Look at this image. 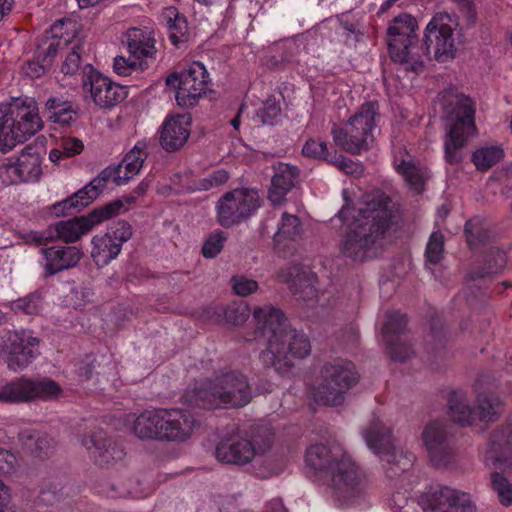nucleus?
<instances>
[{
	"label": "nucleus",
	"instance_id": "f257e3e1",
	"mask_svg": "<svg viewBox=\"0 0 512 512\" xmlns=\"http://www.w3.org/2000/svg\"><path fill=\"white\" fill-rule=\"evenodd\" d=\"M305 463L315 476L327 478L331 498L337 506L354 507L365 500L364 473L340 444L331 442L310 446L306 451Z\"/></svg>",
	"mask_w": 512,
	"mask_h": 512
},
{
	"label": "nucleus",
	"instance_id": "f03ea898",
	"mask_svg": "<svg viewBox=\"0 0 512 512\" xmlns=\"http://www.w3.org/2000/svg\"><path fill=\"white\" fill-rule=\"evenodd\" d=\"M338 216L347 225L348 232L342 242V251L356 261H363L377 254L380 236L388 227L391 213L389 199L382 192L367 195L358 208V215L352 214L347 198Z\"/></svg>",
	"mask_w": 512,
	"mask_h": 512
},
{
	"label": "nucleus",
	"instance_id": "7ed1b4c3",
	"mask_svg": "<svg viewBox=\"0 0 512 512\" xmlns=\"http://www.w3.org/2000/svg\"><path fill=\"white\" fill-rule=\"evenodd\" d=\"M257 322L255 339L266 338L267 348L261 353L264 365L285 373L293 366L294 360L304 359L311 353L308 337L296 330L289 329L282 312L272 306H264L254 311Z\"/></svg>",
	"mask_w": 512,
	"mask_h": 512
},
{
	"label": "nucleus",
	"instance_id": "20e7f679",
	"mask_svg": "<svg viewBox=\"0 0 512 512\" xmlns=\"http://www.w3.org/2000/svg\"><path fill=\"white\" fill-rule=\"evenodd\" d=\"M252 399L248 381L237 371H225L196 381L183 395L184 403L204 409L238 408Z\"/></svg>",
	"mask_w": 512,
	"mask_h": 512
},
{
	"label": "nucleus",
	"instance_id": "39448f33",
	"mask_svg": "<svg viewBox=\"0 0 512 512\" xmlns=\"http://www.w3.org/2000/svg\"><path fill=\"white\" fill-rule=\"evenodd\" d=\"M125 426L140 439L183 442L191 437L195 420L180 409H155L128 415Z\"/></svg>",
	"mask_w": 512,
	"mask_h": 512
},
{
	"label": "nucleus",
	"instance_id": "423d86ee",
	"mask_svg": "<svg viewBox=\"0 0 512 512\" xmlns=\"http://www.w3.org/2000/svg\"><path fill=\"white\" fill-rule=\"evenodd\" d=\"M42 128L36 101L17 97L0 104V151L12 150Z\"/></svg>",
	"mask_w": 512,
	"mask_h": 512
},
{
	"label": "nucleus",
	"instance_id": "0eeeda50",
	"mask_svg": "<svg viewBox=\"0 0 512 512\" xmlns=\"http://www.w3.org/2000/svg\"><path fill=\"white\" fill-rule=\"evenodd\" d=\"M410 492L397 490L392 495V504L397 512H478L469 493L450 486H433L417 498Z\"/></svg>",
	"mask_w": 512,
	"mask_h": 512
},
{
	"label": "nucleus",
	"instance_id": "6e6552de",
	"mask_svg": "<svg viewBox=\"0 0 512 512\" xmlns=\"http://www.w3.org/2000/svg\"><path fill=\"white\" fill-rule=\"evenodd\" d=\"M418 23L407 13L395 17L387 28L388 52L392 61L407 71L419 73L425 64L423 47L418 41Z\"/></svg>",
	"mask_w": 512,
	"mask_h": 512
},
{
	"label": "nucleus",
	"instance_id": "1a4fd4ad",
	"mask_svg": "<svg viewBox=\"0 0 512 512\" xmlns=\"http://www.w3.org/2000/svg\"><path fill=\"white\" fill-rule=\"evenodd\" d=\"M451 109L447 112L448 127L444 140L445 159L450 164L461 160L460 149L475 136V105L463 94L454 95Z\"/></svg>",
	"mask_w": 512,
	"mask_h": 512
},
{
	"label": "nucleus",
	"instance_id": "9d476101",
	"mask_svg": "<svg viewBox=\"0 0 512 512\" xmlns=\"http://www.w3.org/2000/svg\"><path fill=\"white\" fill-rule=\"evenodd\" d=\"M122 207L123 204L120 201L112 202L102 208L93 210L85 216L51 224L45 233L33 232L31 233V239L36 244H43L48 240H60L65 243L77 242L100 223L118 215Z\"/></svg>",
	"mask_w": 512,
	"mask_h": 512
},
{
	"label": "nucleus",
	"instance_id": "9b49d317",
	"mask_svg": "<svg viewBox=\"0 0 512 512\" xmlns=\"http://www.w3.org/2000/svg\"><path fill=\"white\" fill-rule=\"evenodd\" d=\"M358 381V373L352 362L335 359L321 370V383L312 387L311 397L320 405H340L344 394Z\"/></svg>",
	"mask_w": 512,
	"mask_h": 512
},
{
	"label": "nucleus",
	"instance_id": "f8f14e48",
	"mask_svg": "<svg viewBox=\"0 0 512 512\" xmlns=\"http://www.w3.org/2000/svg\"><path fill=\"white\" fill-rule=\"evenodd\" d=\"M362 437L369 448L382 462L383 466H389L388 471L395 474L405 471L413 463V455L406 453L395 445L391 431L386 427L382 419L373 418L362 430Z\"/></svg>",
	"mask_w": 512,
	"mask_h": 512
},
{
	"label": "nucleus",
	"instance_id": "ddd939ff",
	"mask_svg": "<svg viewBox=\"0 0 512 512\" xmlns=\"http://www.w3.org/2000/svg\"><path fill=\"white\" fill-rule=\"evenodd\" d=\"M376 116L377 107L375 103L363 104L349 119L345 128L334 127L332 129L334 143L352 154H358L366 150L373 141Z\"/></svg>",
	"mask_w": 512,
	"mask_h": 512
},
{
	"label": "nucleus",
	"instance_id": "4468645a",
	"mask_svg": "<svg viewBox=\"0 0 512 512\" xmlns=\"http://www.w3.org/2000/svg\"><path fill=\"white\" fill-rule=\"evenodd\" d=\"M211 79L199 61H193L180 72H172L166 78V85L175 91V99L181 107H194L209 91Z\"/></svg>",
	"mask_w": 512,
	"mask_h": 512
},
{
	"label": "nucleus",
	"instance_id": "2eb2a0df",
	"mask_svg": "<svg viewBox=\"0 0 512 512\" xmlns=\"http://www.w3.org/2000/svg\"><path fill=\"white\" fill-rule=\"evenodd\" d=\"M272 445V437L255 436L252 440L233 431L224 435L215 448L218 461L227 464L244 465L256 456L263 455Z\"/></svg>",
	"mask_w": 512,
	"mask_h": 512
},
{
	"label": "nucleus",
	"instance_id": "dca6fc26",
	"mask_svg": "<svg viewBox=\"0 0 512 512\" xmlns=\"http://www.w3.org/2000/svg\"><path fill=\"white\" fill-rule=\"evenodd\" d=\"M423 47L425 61L433 53L439 62L452 60L456 56V44L453 34L452 20L447 14L435 15L424 31Z\"/></svg>",
	"mask_w": 512,
	"mask_h": 512
},
{
	"label": "nucleus",
	"instance_id": "f3484780",
	"mask_svg": "<svg viewBox=\"0 0 512 512\" xmlns=\"http://www.w3.org/2000/svg\"><path fill=\"white\" fill-rule=\"evenodd\" d=\"M260 207V197L252 189H235L226 193L217 204L218 221L229 227L249 217Z\"/></svg>",
	"mask_w": 512,
	"mask_h": 512
},
{
	"label": "nucleus",
	"instance_id": "a211bd4d",
	"mask_svg": "<svg viewBox=\"0 0 512 512\" xmlns=\"http://www.w3.org/2000/svg\"><path fill=\"white\" fill-rule=\"evenodd\" d=\"M132 237V227L125 221L111 225L105 233H99L91 239V258L94 263L103 267L116 259L122 246Z\"/></svg>",
	"mask_w": 512,
	"mask_h": 512
},
{
	"label": "nucleus",
	"instance_id": "6ab92c4d",
	"mask_svg": "<svg viewBox=\"0 0 512 512\" xmlns=\"http://www.w3.org/2000/svg\"><path fill=\"white\" fill-rule=\"evenodd\" d=\"M477 412L468 405L463 393L453 392L449 398V411L453 421L461 425H469L477 415L481 420H492L501 412L502 401L493 395L479 394L476 399Z\"/></svg>",
	"mask_w": 512,
	"mask_h": 512
},
{
	"label": "nucleus",
	"instance_id": "aec40b11",
	"mask_svg": "<svg viewBox=\"0 0 512 512\" xmlns=\"http://www.w3.org/2000/svg\"><path fill=\"white\" fill-rule=\"evenodd\" d=\"M83 91L95 105L100 108H111L127 97L124 86L111 81L97 71L90 70L83 79Z\"/></svg>",
	"mask_w": 512,
	"mask_h": 512
},
{
	"label": "nucleus",
	"instance_id": "412c9836",
	"mask_svg": "<svg viewBox=\"0 0 512 512\" xmlns=\"http://www.w3.org/2000/svg\"><path fill=\"white\" fill-rule=\"evenodd\" d=\"M6 347L9 368L14 371L22 370L38 356L39 339L31 331H15L9 335Z\"/></svg>",
	"mask_w": 512,
	"mask_h": 512
},
{
	"label": "nucleus",
	"instance_id": "4be33fe9",
	"mask_svg": "<svg viewBox=\"0 0 512 512\" xmlns=\"http://www.w3.org/2000/svg\"><path fill=\"white\" fill-rule=\"evenodd\" d=\"M113 170L104 169L98 176L93 178L86 186L75 192L71 197L54 205L56 214L64 213L65 210L75 208L81 210L90 205L111 182L109 176Z\"/></svg>",
	"mask_w": 512,
	"mask_h": 512
},
{
	"label": "nucleus",
	"instance_id": "5701e85b",
	"mask_svg": "<svg viewBox=\"0 0 512 512\" xmlns=\"http://www.w3.org/2000/svg\"><path fill=\"white\" fill-rule=\"evenodd\" d=\"M147 156V142L145 140L137 141L119 165L105 168L113 170L109 180L117 186L125 184L141 171Z\"/></svg>",
	"mask_w": 512,
	"mask_h": 512
},
{
	"label": "nucleus",
	"instance_id": "b1692460",
	"mask_svg": "<svg viewBox=\"0 0 512 512\" xmlns=\"http://www.w3.org/2000/svg\"><path fill=\"white\" fill-rule=\"evenodd\" d=\"M395 170L406 181L408 186L417 192L422 191L425 182L429 179V170L410 155L406 149L400 148L393 156Z\"/></svg>",
	"mask_w": 512,
	"mask_h": 512
},
{
	"label": "nucleus",
	"instance_id": "393cba45",
	"mask_svg": "<svg viewBox=\"0 0 512 512\" xmlns=\"http://www.w3.org/2000/svg\"><path fill=\"white\" fill-rule=\"evenodd\" d=\"M191 116L179 114L168 117L162 124L160 144L166 151L181 148L190 136Z\"/></svg>",
	"mask_w": 512,
	"mask_h": 512
},
{
	"label": "nucleus",
	"instance_id": "a878e982",
	"mask_svg": "<svg viewBox=\"0 0 512 512\" xmlns=\"http://www.w3.org/2000/svg\"><path fill=\"white\" fill-rule=\"evenodd\" d=\"M41 254V265L49 275L76 266L82 258L81 250L75 246L43 248Z\"/></svg>",
	"mask_w": 512,
	"mask_h": 512
},
{
	"label": "nucleus",
	"instance_id": "bb28decb",
	"mask_svg": "<svg viewBox=\"0 0 512 512\" xmlns=\"http://www.w3.org/2000/svg\"><path fill=\"white\" fill-rule=\"evenodd\" d=\"M406 325V317L400 312L387 313L385 315V322L381 329L383 340L387 343L388 353L394 360L403 361L408 358L410 348L400 341L393 344L391 343L394 335L404 329Z\"/></svg>",
	"mask_w": 512,
	"mask_h": 512
},
{
	"label": "nucleus",
	"instance_id": "cd10ccee",
	"mask_svg": "<svg viewBox=\"0 0 512 512\" xmlns=\"http://www.w3.org/2000/svg\"><path fill=\"white\" fill-rule=\"evenodd\" d=\"M82 444L91 452L94 460L99 465L122 459L124 456L123 449L118 444L108 440L102 431L93 433L90 439L83 440Z\"/></svg>",
	"mask_w": 512,
	"mask_h": 512
},
{
	"label": "nucleus",
	"instance_id": "c85d7f7f",
	"mask_svg": "<svg viewBox=\"0 0 512 512\" xmlns=\"http://www.w3.org/2000/svg\"><path fill=\"white\" fill-rule=\"evenodd\" d=\"M297 176L298 170L294 166L279 163L275 167V174L268 192V198L273 205L283 203L286 194L294 186Z\"/></svg>",
	"mask_w": 512,
	"mask_h": 512
},
{
	"label": "nucleus",
	"instance_id": "c756f323",
	"mask_svg": "<svg viewBox=\"0 0 512 512\" xmlns=\"http://www.w3.org/2000/svg\"><path fill=\"white\" fill-rule=\"evenodd\" d=\"M128 51L137 59L152 58L156 53L155 38L152 31L131 28L126 33Z\"/></svg>",
	"mask_w": 512,
	"mask_h": 512
},
{
	"label": "nucleus",
	"instance_id": "7c9ffc66",
	"mask_svg": "<svg viewBox=\"0 0 512 512\" xmlns=\"http://www.w3.org/2000/svg\"><path fill=\"white\" fill-rule=\"evenodd\" d=\"M445 429L440 422H429L423 431L422 439L423 444L431 458L436 464L441 460L442 455L445 453Z\"/></svg>",
	"mask_w": 512,
	"mask_h": 512
},
{
	"label": "nucleus",
	"instance_id": "2f4dec72",
	"mask_svg": "<svg viewBox=\"0 0 512 512\" xmlns=\"http://www.w3.org/2000/svg\"><path fill=\"white\" fill-rule=\"evenodd\" d=\"M287 270V273L279 274L280 281L290 283L291 287H299L302 290L303 300L311 301L316 298L317 292L314 287L316 276L313 273H307L298 266L289 267Z\"/></svg>",
	"mask_w": 512,
	"mask_h": 512
},
{
	"label": "nucleus",
	"instance_id": "473e14b6",
	"mask_svg": "<svg viewBox=\"0 0 512 512\" xmlns=\"http://www.w3.org/2000/svg\"><path fill=\"white\" fill-rule=\"evenodd\" d=\"M25 182H36L42 175V155L33 146L25 147L16 159Z\"/></svg>",
	"mask_w": 512,
	"mask_h": 512
},
{
	"label": "nucleus",
	"instance_id": "72a5a7b5",
	"mask_svg": "<svg viewBox=\"0 0 512 512\" xmlns=\"http://www.w3.org/2000/svg\"><path fill=\"white\" fill-rule=\"evenodd\" d=\"M163 18L166 21L172 44L179 46L181 43H184L188 35L186 19L179 14L175 7H167L163 11Z\"/></svg>",
	"mask_w": 512,
	"mask_h": 512
},
{
	"label": "nucleus",
	"instance_id": "f704fd0d",
	"mask_svg": "<svg viewBox=\"0 0 512 512\" xmlns=\"http://www.w3.org/2000/svg\"><path fill=\"white\" fill-rule=\"evenodd\" d=\"M25 388L27 401L34 399L53 400L58 398L62 393L59 385L55 381L47 378L38 381L26 379Z\"/></svg>",
	"mask_w": 512,
	"mask_h": 512
},
{
	"label": "nucleus",
	"instance_id": "c9c22d12",
	"mask_svg": "<svg viewBox=\"0 0 512 512\" xmlns=\"http://www.w3.org/2000/svg\"><path fill=\"white\" fill-rule=\"evenodd\" d=\"M503 157L504 150L501 146H483L473 153L472 161L478 170L487 171L502 160Z\"/></svg>",
	"mask_w": 512,
	"mask_h": 512
},
{
	"label": "nucleus",
	"instance_id": "e433bc0d",
	"mask_svg": "<svg viewBox=\"0 0 512 512\" xmlns=\"http://www.w3.org/2000/svg\"><path fill=\"white\" fill-rule=\"evenodd\" d=\"M48 118L60 124H69L73 121L76 109L70 102L60 101L57 98H50L46 102Z\"/></svg>",
	"mask_w": 512,
	"mask_h": 512
},
{
	"label": "nucleus",
	"instance_id": "4c0bfd02",
	"mask_svg": "<svg viewBox=\"0 0 512 512\" xmlns=\"http://www.w3.org/2000/svg\"><path fill=\"white\" fill-rule=\"evenodd\" d=\"M492 450L500 455L496 461L505 468H512V429L494 436Z\"/></svg>",
	"mask_w": 512,
	"mask_h": 512
},
{
	"label": "nucleus",
	"instance_id": "58836bf2",
	"mask_svg": "<svg viewBox=\"0 0 512 512\" xmlns=\"http://www.w3.org/2000/svg\"><path fill=\"white\" fill-rule=\"evenodd\" d=\"M26 379L0 384V402L17 403L26 402Z\"/></svg>",
	"mask_w": 512,
	"mask_h": 512
},
{
	"label": "nucleus",
	"instance_id": "ea45409f",
	"mask_svg": "<svg viewBox=\"0 0 512 512\" xmlns=\"http://www.w3.org/2000/svg\"><path fill=\"white\" fill-rule=\"evenodd\" d=\"M77 33V24L72 20H59L51 27V35L53 40L49 43H55L56 50L61 42H70Z\"/></svg>",
	"mask_w": 512,
	"mask_h": 512
},
{
	"label": "nucleus",
	"instance_id": "a19ab883",
	"mask_svg": "<svg viewBox=\"0 0 512 512\" xmlns=\"http://www.w3.org/2000/svg\"><path fill=\"white\" fill-rule=\"evenodd\" d=\"M491 487L503 506L512 504V482L500 473L491 474Z\"/></svg>",
	"mask_w": 512,
	"mask_h": 512
},
{
	"label": "nucleus",
	"instance_id": "79ce46f5",
	"mask_svg": "<svg viewBox=\"0 0 512 512\" xmlns=\"http://www.w3.org/2000/svg\"><path fill=\"white\" fill-rule=\"evenodd\" d=\"M300 233V221L295 215L284 213L274 240L280 243L285 240L293 239Z\"/></svg>",
	"mask_w": 512,
	"mask_h": 512
},
{
	"label": "nucleus",
	"instance_id": "37998d69",
	"mask_svg": "<svg viewBox=\"0 0 512 512\" xmlns=\"http://www.w3.org/2000/svg\"><path fill=\"white\" fill-rule=\"evenodd\" d=\"M56 55L55 43H49L43 56V63L38 61H28L23 66V72L30 78H39L42 76L46 68L50 66L52 58Z\"/></svg>",
	"mask_w": 512,
	"mask_h": 512
},
{
	"label": "nucleus",
	"instance_id": "c03bdc74",
	"mask_svg": "<svg viewBox=\"0 0 512 512\" xmlns=\"http://www.w3.org/2000/svg\"><path fill=\"white\" fill-rule=\"evenodd\" d=\"M507 263L506 251L499 247H491L486 255L485 272L481 276L497 274L501 272Z\"/></svg>",
	"mask_w": 512,
	"mask_h": 512
},
{
	"label": "nucleus",
	"instance_id": "a18cd8bd",
	"mask_svg": "<svg viewBox=\"0 0 512 512\" xmlns=\"http://www.w3.org/2000/svg\"><path fill=\"white\" fill-rule=\"evenodd\" d=\"M281 109L275 98H268L257 110L256 117L262 124L273 125L280 116Z\"/></svg>",
	"mask_w": 512,
	"mask_h": 512
},
{
	"label": "nucleus",
	"instance_id": "49530a36",
	"mask_svg": "<svg viewBox=\"0 0 512 512\" xmlns=\"http://www.w3.org/2000/svg\"><path fill=\"white\" fill-rule=\"evenodd\" d=\"M465 233L470 246L475 247L488 239V231L481 226L479 219L466 222Z\"/></svg>",
	"mask_w": 512,
	"mask_h": 512
},
{
	"label": "nucleus",
	"instance_id": "de8ad7c7",
	"mask_svg": "<svg viewBox=\"0 0 512 512\" xmlns=\"http://www.w3.org/2000/svg\"><path fill=\"white\" fill-rule=\"evenodd\" d=\"M303 155L315 159H323L329 162L333 157L329 154L327 144L316 139H309L303 146Z\"/></svg>",
	"mask_w": 512,
	"mask_h": 512
},
{
	"label": "nucleus",
	"instance_id": "09e8293b",
	"mask_svg": "<svg viewBox=\"0 0 512 512\" xmlns=\"http://www.w3.org/2000/svg\"><path fill=\"white\" fill-rule=\"evenodd\" d=\"M443 253V235L440 232H433L426 247L427 261L431 264L438 263Z\"/></svg>",
	"mask_w": 512,
	"mask_h": 512
},
{
	"label": "nucleus",
	"instance_id": "8fccbe9b",
	"mask_svg": "<svg viewBox=\"0 0 512 512\" xmlns=\"http://www.w3.org/2000/svg\"><path fill=\"white\" fill-rule=\"evenodd\" d=\"M232 290L238 296H248L258 290V283L244 275H237L231 279Z\"/></svg>",
	"mask_w": 512,
	"mask_h": 512
},
{
	"label": "nucleus",
	"instance_id": "3c124183",
	"mask_svg": "<svg viewBox=\"0 0 512 512\" xmlns=\"http://www.w3.org/2000/svg\"><path fill=\"white\" fill-rule=\"evenodd\" d=\"M226 238L222 232H215L204 242L202 253L206 258H214L223 248Z\"/></svg>",
	"mask_w": 512,
	"mask_h": 512
},
{
	"label": "nucleus",
	"instance_id": "603ef678",
	"mask_svg": "<svg viewBox=\"0 0 512 512\" xmlns=\"http://www.w3.org/2000/svg\"><path fill=\"white\" fill-rule=\"evenodd\" d=\"M41 298L37 294L18 299L13 302L12 308L15 312H23L25 314L38 313L40 309Z\"/></svg>",
	"mask_w": 512,
	"mask_h": 512
},
{
	"label": "nucleus",
	"instance_id": "864d4df0",
	"mask_svg": "<svg viewBox=\"0 0 512 512\" xmlns=\"http://www.w3.org/2000/svg\"><path fill=\"white\" fill-rule=\"evenodd\" d=\"M0 179L5 185L25 182L22 174H20L19 166L16 160L14 162L3 164L0 167Z\"/></svg>",
	"mask_w": 512,
	"mask_h": 512
},
{
	"label": "nucleus",
	"instance_id": "5fc2aeb1",
	"mask_svg": "<svg viewBox=\"0 0 512 512\" xmlns=\"http://www.w3.org/2000/svg\"><path fill=\"white\" fill-rule=\"evenodd\" d=\"M81 56L80 48L74 47L72 51L66 56L61 71L67 75H74L80 68Z\"/></svg>",
	"mask_w": 512,
	"mask_h": 512
},
{
	"label": "nucleus",
	"instance_id": "6e6d98bb",
	"mask_svg": "<svg viewBox=\"0 0 512 512\" xmlns=\"http://www.w3.org/2000/svg\"><path fill=\"white\" fill-rule=\"evenodd\" d=\"M60 146L63 149L64 157L69 158L80 154L84 149V144L80 139L65 137L60 141Z\"/></svg>",
	"mask_w": 512,
	"mask_h": 512
},
{
	"label": "nucleus",
	"instance_id": "4d7b16f0",
	"mask_svg": "<svg viewBox=\"0 0 512 512\" xmlns=\"http://www.w3.org/2000/svg\"><path fill=\"white\" fill-rule=\"evenodd\" d=\"M16 466V457L7 450L0 449V476L12 473ZM0 483L8 489L1 481ZM9 492V490H7Z\"/></svg>",
	"mask_w": 512,
	"mask_h": 512
},
{
	"label": "nucleus",
	"instance_id": "13d9d810",
	"mask_svg": "<svg viewBox=\"0 0 512 512\" xmlns=\"http://www.w3.org/2000/svg\"><path fill=\"white\" fill-rule=\"evenodd\" d=\"M229 178L228 173L225 170L215 171L209 177L203 179L199 189L208 190L210 188L224 184Z\"/></svg>",
	"mask_w": 512,
	"mask_h": 512
},
{
	"label": "nucleus",
	"instance_id": "bf43d9fd",
	"mask_svg": "<svg viewBox=\"0 0 512 512\" xmlns=\"http://www.w3.org/2000/svg\"><path fill=\"white\" fill-rule=\"evenodd\" d=\"M329 163L338 167L340 170L344 171L347 174H354L358 172L359 166L354 163L352 160L345 158L342 155H334Z\"/></svg>",
	"mask_w": 512,
	"mask_h": 512
},
{
	"label": "nucleus",
	"instance_id": "052dcab7",
	"mask_svg": "<svg viewBox=\"0 0 512 512\" xmlns=\"http://www.w3.org/2000/svg\"><path fill=\"white\" fill-rule=\"evenodd\" d=\"M226 320L233 325L243 324L248 318V311L244 307H233L226 311Z\"/></svg>",
	"mask_w": 512,
	"mask_h": 512
},
{
	"label": "nucleus",
	"instance_id": "680f3d73",
	"mask_svg": "<svg viewBox=\"0 0 512 512\" xmlns=\"http://www.w3.org/2000/svg\"><path fill=\"white\" fill-rule=\"evenodd\" d=\"M136 63L131 62L123 56L115 57L113 63L114 71L120 76H127L135 69Z\"/></svg>",
	"mask_w": 512,
	"mask_h": 512
},
{
	"label": "nucleus",
	"instance_id": "e2e57ef3",
	"mask_svg": "<svg viewBox=\"0 0 512 512\" xmlns=\"http://www.w3.org/2000/svg\"><path fill=\"white\" fill-rule=\"evenodd\" d=\"M91 292L84 288L73 289L70 294L71 301L76 308H82L91 301Z\"/></svg>",
	"mask_w": 512,
	"mask_h": 512
},
{
	"label": "nucleus",
	"instance_id": "0e129e2a",
	"mask_svg": "<svg viewBox=\"0 0 512 512\" xmlns=\"http://www.w3.org/2000/svg\"><path fill=\"white\" fill-rule=\"evenodd\" d=\"M20 439L23 441L26 448L31 452L42 449V441H40L39 439H34V435L30 431L22 432L20 434Z\"/></svg>",
	"mask_w": 512,
	"mask_h": 512
},
{
	"label": "nucleus",
	"instance_id": "69168bd1",
	"mask_svg": "<svg viewBox=\"0 0 512 512\" xmlns=\"http://www.w3.org/2000/svg\"><path fill=\"white\" fill-rule=\"evenodd\" d=\"M0 512H13L10 508V494L0 483Z\"/></svg>",
	"mask_w": 512,
	"mask_h": 512
},
{
	"label": "nucleus",
	"instance_id": "338daca9",
	"mask_svg": "<svg viewBox=\"0 0 512 512\" xmlns=\"http://www.w3.org/2000/svg\"><path fill=\"white\" fill-rule=\"evenodd\" d=\"M12 6L13 0H0V21L10 13Z\"/></svg>",
	"mask_w": 512,
	"mask_h": 512
},
{
	"label": "nucleus",
	"instance_id": "774afa93",
	"mask_svg": "<svg viewBox=\"0 0 512 512\" xmlns=\"http://www.w3.org/2000/svg\"><path fill=\"white\" fill-rule=\"evenodd\" d=\"M64 157L63 149L61 148L60 144L58 147L52 149L49 152V159L53 163H58L62 158Z\"/></svg>",
	"mask_w": 512,
	"mask_h": 512
}]
</instances>
